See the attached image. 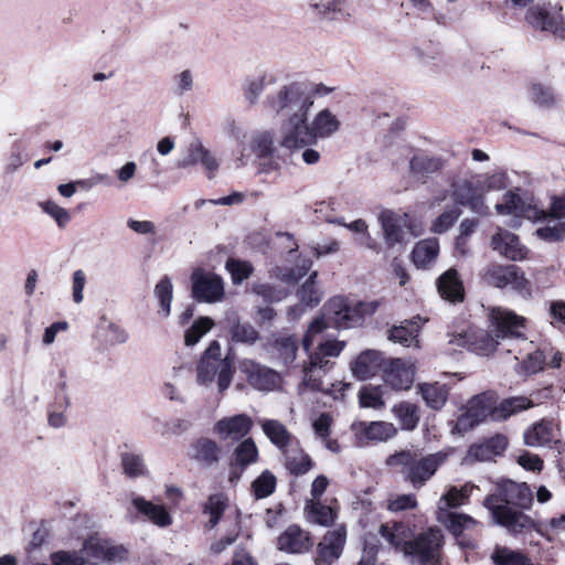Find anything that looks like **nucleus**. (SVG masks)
Here are the masks:
<instances>
[{
	"mask_svg": "<svg viewBox=\"0 0 565 565\" xmlns=\"http://www.w3.org/2000/svg\"><path fill=\"white\" fill-rule=\"evenodd\" d=\"M310 92L306 82H292L280 86L275 94L267 97L268 109L284 118L279 138L281 148L288 141L289 136H292L303 124L306 116H309L312 108Z\"/></svg>",
	"mask_w": 565,
	"mask_h": 565,
	"instance_id": "1",
	"label": "nucleus"
},
{
	"mask_svg": "<svg viewBox=\"0 0 565 565\" xmlns=\"http://www.w3.org/2000/svg\"><path fill=\"white\" fill-rule=\"evenodd\" d=\"M379 307L377 301H359L350 303L347 298L333 297L323 306V313L308 327L302 339V347L309 352L318 341V337L332 323L335 328L347 329L359 326L365 316L373 315Z\"/></svg>",
	"mask_w": 565,
	"mask_h": 565,
	"instance_id": "2",
	"label": "nucleus"
},
{
	"mask_svg": "<svg viewBox=\"0 0 565 565\" xmlns=\"http://www.w3.org/2000/svg\"><path fill=\"white\" fill-rule=\"evenodd\" d=\"M448 458L445 451L424 455L420 449H403L388 456L386 466L397 469L414 489L423 488Z\"/></svg>",
	"mask_w": 565,
	"mask_h": 565,
	"instance_id": "3",
	"label": "nucleus"
},
{
	"mask_svg": "<svg viewBox=\"0 0 565 565\" xmlns=\"http://www.w3.org/2000/svg\"><path fill=\"white\" fill-rule=\"evenodd\" d=\"M494 335L486 330H472L471 351L479 355L492 354L500 339H525L526 319L507 308H492L489 315Z\"/></svg>",
	"mask_w": 565,
	"mask_h": 565,
	"instance_id": "4",
	"label": "nucleus"
},
{
	"mask_svg": "<svg viewBox=\"0 0 565 565\" xmlns=\"http://www.w3.org/2000/svg\"><path fill=\"white\" fill-rule=\"evenodd\" d=\"M505 188V173L495 171L492 173L478 174L454 183L452 198L459 205L468 207L472 213L487 216L490 210L484 201L486 193L504 190Z\"/></svg>",
	"mask_w": 565,
	"mask_h": 565,
	"instance_id": "5",
	"label": "nucleus"
},
{
	"mask_svg": "<svg viewBox=\"0 0 565 565\" xmlns=\"http://www.w3.org/2000/svg\"><path fill=\"white\" fill-rule=\"evenodd\" d=\"M340 128L338 117L330 109L320 110L311 120L306 116L303 124L289 136L282 147L290 152L303 149L316 143L319 139H327L333 136Z\"/></svg>",
	"mask_w": 565,
	"mask_h": 565,
	"instance_id": "6",
	"label": "nucleus"
},
{
	"mask_svg": "<svg viewBox=\"0 0 565 565\" xmlns=\"http://www.w3.org/2000/svg\"><path fill=\"white\" fill-rule=\"evenodd\" d=\"M483 505L490 511L494 524L505 527L510 533L519 534L535 530L541 535L547 537L548 541H552V535L547 530L543 531L537 527L532 518L515 509L499 495H488L484 499Z\"/></svg>",
	"mask_w": 565,
	"mask_h": 565,
	"instance_id": "7",
	"label": "nucleus"
},
{
	"mask_svg": "<svg viewBox=\"0 0 565 565\" xmlns=\"http://www.w3.org/2000/svg\"><path fill=\"white\" fill-rule=\"evenodd\" d=\"M495 212L499 215L510 216L509 225L518 227L521 225V220L539 221L546 217V212L540 210L534 202V199L520 189L508 191L503 195V202L494 205Z\"/></svg>",
	"mask_w": 565,
	"mask_h": 565,
	"instance_id": "8",
	"label": "nucleus"
},
{
	"mask_svg": "<svg viewBox=\"0 0 565 565\" xmlns=\"http://www.w3.org/2000/svg\"><path fill=\"white\" fill-rule=\"evenodd\" d=\"M443 534L438 529L428 531L412 537L409 551L405 556L411 557L413 563L419 565H440V548Z\"/></svg>",
	"mask_w": 565,
	"mask_h": 565,
	"instance_id": "9",
	"label": "nucleus"
},
{
	"mask_svg": "<svg viewBox=\"0 0 565 565\" xmlns=\"http://www.w3.org/2000/svg\"><path fill=\"white\" fill-rule=\"evenodd\" d=\"M526 22L534 29L565 38L563 8L557 4L535 6L527 10Z\"/></svg>",
	"mask_w": 565,
	"mask_h": 565,
	"instance_id": "10",
	"label": "nucleus"
},
{
	"mask_svg": "<svg viewBox=\"0 0 565 565\" xmlns=\"http://www.w3.org/2000/svg\"><path fill=\"white\" fill-rule=\"evenodd\" d=\"M438 521L445 525L456 537L457 544L462 550H475L478 543L475 539L467 536V531L475 530L480 523L472 516L465 513L444 511L438 513Z\"/></svg>",
	"mask_w": 565,
	"mask_h": 565,
	"instance_id": "11",
	"label": "nucleus"
},
{
	"mask_svg": "<svg viewBox=\"0 0 565 565\" xmlns=\"http://www.w3.org/2000/svg\"><path fill=\"white\" fill-rule=\"evenodd\" d=\"M191 282L192 296L200 302H220L225 296L223 279L213 273L195 269Z\"/></svg>",
	"mask_w": 565,
	"mask_h": 565,
	"instance_id": "12",
	"label": "nucleus"
},
{
	"mask_svg": "<svg viewBox=\"0 0 565 565\" xmlns=\"http://www.w3.org/2000/svg\"><path fill=\"white\" fill-rule=\"evenodd\" d=\"M482 277L488 285L495 288L511 287L520 292L527 288L524 273L515 265L491 264L486 267Z\"/></svg>",
	"mask_w": 565,
	"mask_h": 565,
	"instance_id": "13",
	"label": "nucleus"
},
{
	"mask_svg": "<svg viewBox=\"0 0 565 565\" xmlns=\"http://www.w3.org/2000/svg\"><path fill=\"white\" fill-rule=\"evenodd\" d=\"M233 367L231 362H213L200 360L196 364V383L210 387L215 377L220 393L226 391L233 380Z\"/></svg>",
	"mask_w": 565,
	"mask_h": 565,
	"instance_id": "14",
	"label": "nucleus"
},
{
	"mask_svg": "<svg viewBox=\"0 0 565 565\" xmlns=\"http://www.w3.org/2000/svg\"><path fill=\"white\" fill-rule=\"evenodd\" d=\"M347 541V531L340 525L328 531L317 546L316 565H331L342 554Z\"/></svg>",
	"mask_w": 565,
	"mask_h": 565,
	"instance_id": "15",
	"label": "nucleus"
},
{
	"mask_svg": "<svg viewBox=\"0 0 565 565\" xmlns=\"http://www.w3.org/2000/svg\"><path fill=\"white\" fill-rule=\"evenodd\" d=\"M241 370L249 385L258 391L269 392L280 386L281 377L279 373L267 366L245 360L241 364Z\"/></svg>",
	"mask_w": 565,
	"mask_h": 565,
	"instance_id": "16",
	"label": "nucleus"
},
{
	"mask_svg": "<svg viewBox=\"0 0 565 565\" xmlns=\"http://www.w3.org/2000/svg\"><path fill=\"white\" fill-rule=\"evenodd\" d=\"M490 246L499 255L512 262L525 259L529 253L515 234L502 227H498L492 235Z\"/></svg>",
	"mask_w": 565,
	"mask_h": 565,
	"instance_id": "17",
	"label": "nucleus"
},
{
	"mask_svg": "<svg viewBox=\"0 0 565 565\" xmlns=\"http://www.w3.org/2000/svg\"><path fill=\"white\" fill-rule=\"evenodd\" d=\"M253 419L246 414L223 417L214 425V433L222 440H239L244 438L253 428Z\"/></svg>",
	"mask_w": 565,
	"mask_h": 565,
	"instance_id": "18",
	"label": "nucleus"
},
{
	"mask_svg": "<svg viewBox=\"0 0 565 565\" xmlns=\"http://www.w3.org/2000/svg\"><path fill=\"white\" fill-rule=\"evenodd\" d=\"M414 376V365L402 359L391 360L384 369V381L394 390H408Z\"/></svg>",
	"mask_w": 565,
	"mask_h": 565,
	"instance_id": "19",
	"label": "nucleus"
},
{
	"mask_svg": "<svg viewBox=\"0 0 565 565\" xmlns=\"http://www.w3.org/2000/svg\"><path fill=\"white\" fill-rule=\"evenodd\" d=\"M380 534L390 546L404 555L409 551V545L414 535L413 530L403 522L382 524L380 526Z\"/></svg>",
	"mask_w": 565,
	"mask_h": 565,
	"instance_id": "20",
	"label": "nucleus"
},
{
	"mask_svg": "<svg viewBox=\"0 0 565 565\" xmlns=\"http://www.w3.org/2000/svg\"><path fill=\"white\" fill-rule=\"evenodd\" d=\"M312 544L309 533L298 525H289L278 537V548L291 554L305 553Z\"/></svg>",
	"mask_w": 565,
	"mask_h": 565,
	"instance_id": "21",
	"label": "nucleus"
},
{
	"mask_svg": "<svg viewBox=\"0 0 565 565\" xmlns=\"http://www.w3.org/2000/svg\"><path fill=\"white\" fill-rule=\"evenodd\" d=\"M437 290L443 299L460 302L465 298V288L458 271L454 268L446 270L436 281Z\"/></svg>",
	"mask_w": 565,
	"mask_h": 565,
	"instance_id": "22",
	"label": "nucleus"
},
{
	"mask_svg": "<svg viewBox=\"0 0 565 565\" xmlns=\"http://www.w3.org/2000/svg\"><path fill=\"white\" fill-rule=\"evenodd\" d=\"M224 322L232 341L245 344H254L257 341V330L250 323L242 322L234 311L226 312Z\"/></svg>",
	"mask_w": 565,
	"mask_h": 565,
	"instance_id": "23",
	"label": "nucleus"
},
{
	"mask_svg": "<svg viewBox=\"0 0 565 565\" xmlns=\"http://www.w3.org/2000/svg\"><path fill=\"white\" fill-rule=\"evenodd\" d=\"M352 428L356 434L362 435L365 439L380 443L387 441L397 433L396 427L392 423L382 420L371 423L360 422L353 424Z\"/></svg>",
	"mask_w": 565,
	"mask_h": 565,
	"instance_id": "24",
	"label": "nucleus"
},
{
	"mask_svg": "<svg viewBox=\"0 0 565 565\" xmlns=\"http://www.w3.org/2000/svg\"><path fill=\"white\" fill-rule=\"evenodd\" d=\"M379 221L383 230L385 244L388 247L401 243L404 237L402 216L391 210H384L379 214Z\"/></svg>",
	"mask_w": 565,
	"mask_h": 565,
	"instance_id": "25",
	"label": "nucleus"
},
{
	"mask_svg": "<svg viewBox=\"0 0 565 565\" xmlns=\"http://www.w3.org/2000/svg\"><path fill=\"white\" fill-rule=\"evenodd\" d=\"M426 319L415 317L412 320H407L399 326H396L390 330L388 339L393 342L399 343L404 347H412L418 344V333L422 326L426 322Z\"/></svg>",
	"mask_w": 565,
	"mask_h": 565,
	"instance_id": "26",
	"label": "nucleus"
},
{
	"mask_svg": "<svg viewBox=\"0 0 565 565\" xmlns=\"http://www.w3.org/2000/svg\"><path fill=\"white\" fill-rule=\"evenodd\" d=\"M383 358L379 351L367 350L362 352L352 363L351 370L359 380L374 376L382 367Z\"/></svg>",
	"mask_w": 565,
	"mask_h": 565,
	"instance_id": "27",
	"label": "nucleus"
},
{
	"mask_svg": "<svg viewBox=\"0 0 565 565\" xmlns=\"http://www.w3.org/2000/svg\"><path fill=\"white\" fill-rule=\"evenodd\" d=\"M312 11L326 20H350L352 12L344 0L315 1L309 3Z\"/></svg>",
	"mask_w": 565,
	"mask_h": 565,
	"instance_id": "28",
	"label": "nucleus"
},
{
	"mask_svg": "<svg viewBox=\"0 0 565 565\" xmlns=\"http://www.w3.org/2000/svg\"><path fill=\"white\" fill-rule=\"evenodd\" d=\"M439 249L437 238L422 239L413 248L412 260L417 268L426 269L437 260Z\"/></svg>",
	"mask_w": 565,
	"mask_h": 565,
	"instance_id": "29",
	"label": "nucleus"
},
{
	"mask_svg": "<svg viewBox=\"0 0 565 565\" xmlns=\"http://www.w3.org/2000/svg\"><path fill=\"white\" fill-rule=\"evenodd\" d=\"M285 467L294 476H301L309 472L313 467L311 457L298 445L290 446L282 451Z\"/></svg>",
	"mask_w": 565,
	"mask_h": 565,
	"instance_id": "30",
	"label": "nucleus"
},
{
	"mask_svg": "<svg viewBox=\"0 0 565 565\" xmlns=\"http://www.w3.org/2000/svg\"><path fill=\"white\" fill-rule=\"evenodd\" d=\"M555 425L551 420L533 424L524 433V443L530 447L547 446L555 440Z\"/></svg>",
	"mask_w": 565,
	"mask_h": 565,
	"instance_id": "31",
	"label": "nucleus"
},
{
	"mask_svg": "<svg viewBox=\"0 0 565 565\" xmlns=\"http://www.w3.org/2000/svg\"><path fill=\"white\" fill-rule=\"evenodd\" d=\"M319 356H309V364L303 369V379L300 390L309 388L311 391H326L322 376L330 365V361L320 364Z\"/></svg>",
	"mask_w": 565,
	"mask_h": 565,
	"instance_id": "32",
	"label": "nucleus"
},
{
	"mask_svg": "<svg viewBox=\"0 0 565 565\" xmlns=\"http://www.w3.org/2000/svg\"><path fill=\"white\" fill-rule=\"evenodd\" d=\"M443 160L428 154H416L409 160L411 174L420 181H425L428 177L436 173L443 168Z\"/></svg>",
	"mask_w": 565,
	"mask_h": 565,
	"instance_id": "33",
	"label": "nucleus"
},
{
	"mask_svg": "<svg viewBox=\"0 0 565 565\" xmlns=\"http://www.w3.org/2000/svg\"><path fill=\"white\" fill-rule=\"evenodd\" d=\"M131 502L138 512L156 525L163 527L171 524V516L162 505L153 504L141 497H134Z\"/></svg>",
	"mask_w": 565,
	"mask_h": 565,
	"instance_id": "34",
	"label": "nucleus"
},
{
	"mask_svg": "<svg viewBox=\"0 0 565 565\" xmlns=\"http://www.w3.org/2000/svg\"><path fill=\"white\" fill-rule=\"evenodd\" d=\"M465 409H467L478 423L484 422L489 416L494 419L495 399L492 394H479L469 399Z\"/></svg>",
	"mask_w": 565,
	"mask_h": 565,
	"instance_id": "35",
	"label": "nucleus"
},
{
	"mask_svg": "<svg viewBox=\"0 0 565 565\" xmlns=\"http://www.w3.org/2000/svg\"><path fill=\"white\" fill-rule=\"evenodd\" d=\"M262 429L266 437L281 451L291 446L294 437L279 420L265 419L262 422Z\"/></svg>",
	"mask_w": 565,
	"mask_h": 565,
	"instance_id": "36",
	"label": "nucleus"
},
{
	"mask_svg": "<svg viewBox=\"0 0 565 565\" xmlns=\"http://www.w3.org/2000/svg\"><path fill=\"white\" fill-rule=\"evenodd\" d=\"M221 447L211 439H200L192 445L191 457L204 466H212L220 459Z\"/></svg>",
	"mask_w": 565,
	"mask_h": 565,
	"instance_id": "37",
	"label": "nucleus"
},
{
	"mask_svg": "<svg viewBox=\"0 0 565 565\" xmlns=\"http://www.w3.org/2000/svg\"><path fill=\"white\" fill-rule=\"evenodd\" d=\"M533 402L525 396H514L502 401L495 406L494 419L502 420L510 416L533 407Z\"/></svg>",
	"mask_w": 565,
	"mask_h": 565,
	"instance_id": "38",
	"label": "nucleus"
},
{
	"mask_svg": "<svg viewBox=\"0 0 565 565\" xmlns=\"http://www.w3.org/2000/svg\"><path fill=\"white\" fill-rule=\"evenodd\" d=\"M418 388L428 407L437 411L446 404L448 388L445 384H422Z\"/></svg>",
	"mask_w": 565,
	"mask_h": 565,
	"instance_id": "39",
	"label": "nucleus"
},
{
	"mask_svg": "<svg viewBox=\"0 0 565 565\" xmlns=\"http://www.w3.org/2000/svg\"><path fill=\"white\" fill-rule=\"evenodd\" d=\"M154 297L159 302L158 315L168 318L171 313V303L173 299V285L168 276L162 277L153 290Z\"/></svg>",
	"mask_w": 565,
	"mask_h": 565,
	"instance_id": "40",
	"label": "nucleus"
},
{
	"mask_svg": "<svg viewBox=\"0 0 565 565\" xmlns=\"http://www.w3.org/2000/svg\"><path fill=\"white\" fill-rule=\"evenodd\" d=\"M305 513L309 522L323 526L330 525L335 518V513L330 507L313 500L307 501Z\"/></svg>",
	"mask_w": 565,
	"mask_h": 565,
	"instance_id": "41",
	"label": "nucleus"
},
{
	"mask_svg": "<svg viewBox=\"0 0 565 565\" xmlns=\"http://www.w3.org/2000/svg\"><path fill=\"white\" fill-rule=\"evenodd\" d=\"M392 412L402 429L413 430L419 422L418 408L414 404L402 402L395 405Z\"/></svg>",
	"mask_w": 565,
	"mask_h": 565,
	"instance_id": "42",
	"label": "nucleus"
},
{
	"mask_svg": "<svg viewBox=\"0 0 565 565\" xmlns=\"http://www.w3.org/2000/svg\"><path fill=\"white\" fill-rule=\"evenodd\" d=\"M494 565H534L531 559L519 551L505 546H497L491 555Z\"/></svg>",
	"mask_w": 565,
	"mask_h": 565,
	"instance_id": "43",
	"label": "nucleus"
},
{
	"mask_svg": "<svg viewBox=\"0 0 565 565\" xmlns=\"http://www.w3.org/2000/svg\"><path fill=\"white\" fill-rule=\"evenodd\" d=\"M258 460V448L252 438L241 441L234 450V463L241 469Z\"/></svg>",
	"mask_w": 565,
	"mask_h": 565,
	"instance_id": "44",
	"label": "nucleus"
},
{
	"mask_svg": "<svg viewBox=\"0 0 565 565\" xmlns=\"http://www.w3.org/2000/svg\"><path fill=\"white\" fill-rule=\"evenodd\" d=\"M473 488L472 484H465L459 489L451 487L439 500V512H441V507L444 511H449L450 508H457L463 504Z\"/></svg>",
	"mask_w": 565,
	"mask_h": 565,
	"instance_id": "45",
	"label": "nucleus"
},
{
	"mask_svg": "<svg viewBox=\"0 0 565 565\" xmlns=\"http://www.w3.org/2000/svg\"><path fill=\"white\" fill-rule=\"evenodd\" d=\"M106 540L98 536H90L84 541L81 550L82 555L86 561L93 564L105 562Z\"/></svg>",
	"mask_w": 565,
	"mask_h": 565,
	"instance_id": "46",
	"label": "nucleus"
},
{
	"mask_svg": "<svg viewBox=\"0 0 565 565\" xmlns=\"http://www.w3.org/2000/svg\"><path fill=\"white\" fill-rule=\"evenodd\" d=\"M276 477L268 470H265L252 483V490L256 499L269 497L276 489Z\"/></svg>",
	"mask_w": 565,
	"mask_h": 565,
	"instance_id": "47",
	"label": "nucleus"
},
{
	"mask_svg": "<svg viewBox=\"0 0 565 565\" xmlns=\"http://www.w3.org/2000/svg\"><path fill=\"white\" fill-rule=\"evenodd\" d=\"M252 150L259 158L273 156L275 151L274 134L271 131H259L252 137Z\"/></svg>",
	"mask_w": 565,
	"mask_h": 565,
	"instance_id": "48",
	"label": "nucleus"
},
{
	"mask_svg": "<svg viewBox=\"0 0 565 565\" xmlns=\"http://www.w3.org/2000/svg\"><path fill=\"white\" fill-rule=\"evenodd\" d=\"M214 326V321L209 317H200L195 322L185 331L184 342L185 345L192 347L196 344L203 335H205Z\"/></svg>",
	"mask_w": 565,
	"mask_h": 565,
	"instance_id": "49",
	"label": "nucleus"
},
{
	"mask_svg": "<svg viewBox=\"0 0 565 565\" xmlns=\"http://www.w3.org/2000/svg\"><path fill=\"white\" fill-rule=\"evenodd\" d=\"M227 505L223 494L211 495L205 504L204 512L210 516L207 525L213 529L218 523Z\"/></svg>",
	"mask_w": 565,
	"mask_h": 565,
	"instance_id": "50",
	"label": "nucleus"
},
{
	"mask_svg": "<svg viewBox=\"0 0 565 565\" xmlns=\"http://www.w3.org/2000/svg\"><path fill=\"white\" fill-rule=\"evenodd\" d=\"M361 407L382 408L384 406L383 392L380 386H363L359 392Z\"/></svg>",
	"mask_w": 565,
	"mask_h": 565,
	"instance_id": "51",
	"label": "nucleus"
},
{
	"mask_svg": "<svg viewBox=\"0 0 565 565\" xmlns=\"http://www.w3.org/2000/svg\"><path fill=\"white\" fill-rule=\"evenodd\" d=\"M344 348V342L337 340L318 341L317 351L309 354V356H319L320 364L329 361L328 358H335L340 355Z\"/></svg>",
	"mask_w": 565,
	"mask_h": 565,
	"instance_id": "52",
	"label": "nucleus"
},
{
	"mask_svg": "<svg viewBox=\"0 0 565 565\" xmlns=\"http://www.w3.org/2000/svg\"><path fill=\"white\" fill-rule=\"evenodd\" d=\"M460 216V210L456 206L446 209L431 224L430 230L436 234L447 232Z\"/></svg>",
	"mask_w": 565,
	"mask_h": 565,
	"instance_id": "53",
	"label": "nucleus"
},
{
	"mask_svg": "<svg viewBox=\"0 0 565 565\" xmlns=\"http://www.w3.org/2000/svg\"><path fill=\"white\" fill-rule=\"evenodd\" d=\"M235 285L247 279L253 273V266L245 260L230 258L225 265Z\"/></svg>",
	"mask_w": 565,
	"mask_h": 565,
	"instance_id": "54",
	"label": "nucleus"
},
{
	"mask_svg": "<svg viewBox=\"0 0 565 565\" xmlns=\"http://www.w3.org/2000/svg\"><path fill=\"white\" fill-rule=\"evenodd\" d=\"M276 349L282 362L285 364H290L296 359L298 340L292 335L281 337L276 341Z\"/></svg>",
	"mask_w": 565,
	"mask_h": 565,
	"instance_id": "55",
	"label": "nucleus"
},
{
	"mask_svg": "<svg viewBox=\"0 0 565 565\" xmlns=\"http://www.w3.org/2000/svg\"><path fill=\"white\" fill-rule=\"evenodd\" d=\"M545 356L542 351L536 350L532 353H529L526 359L520 364L516 370L521 375H531L535 374L543 370L545 364Z\"/></svg>",
	"mask_w": 565,
	"mask_h": 565,
	"instance_id": "56",
	"label": "nucleus"
},
{
	"mask_svg": "<svg viewBox=\"0 0 565 565\" xmlns=\"http://www.w3.org/2000/svg\"><path fill=\"white\" fill-rule=\"evenodd\" d=\"M417 507L416 495L413 493H404L391 495L386 501V508L391 512H403L413 510Z\"/></svg>",
	"mask_w": 565,
	"mask_h": 565,
	"instance_id": "57",
	"label": "nucleus"
},
{
	"mask_svg": "<svg viewBox=\"0 0 565 565\" xmlns=\"http://www.w3.org/2000/svg\"><path fill=\"white\" fill-rule=\"evenodd\" d=\"M121 462L124 472L130 478L143 476L146 472L143 459L136 454H124L121 456Z\"/></svg>",
	"mask_w": 565,
	"mask_h": 565,
	"instance_id": "58",
	"label": "nucleus"
},
{
	"mask_svg": "<svg viewBox=\"0 0 565 565\" xmlns=\"http://www.w3.org/2000/svg\"><path fill=\"white\" fill-rule=\"evenodd\" d=\"M53 565H86L87 561L81 551H58L51 554L50 557Z\"/></svg>",
	"mask_w": 565,
	"mask_h": 565,
	"instance_id": "59",
	"label": "nucleus"
},
{
	"mask_svg": "<svg viewBox=\"0 0 565 565\" xmlns=\"http://www.w3.org/2000/svg\"><path fill=\"white\" fill-rule=\"evenodd\" d=\"M317 273L315 271L310 275L309 279L301 286L299 290V298L301 302H305L307 306H316L321 300V295L315 285V277Z\"/></svg>",
	"mask_w": 565,
	"mask_h": 565,
	"instance_id": "60",
	"label": "nucleus"
},
{
	"mask_svg": "<svg viewBox=\"0 0 565 565\" xmlns=\"http://www.w3.org/2000/svg\"><path fill=\"white\" fill-rule=\"evenodd\" d=\"M310 268H311V260L305 258V259L300 260V264L298 265L296 270H294V269L285 270L282 268H277L275 271V275H276V277L280 278L281 280H284L288 284H294L298 279L303 277L309 271Z\"/></svg>",
	"mask_w": 565,
	"mask_h": 565,
	"instance_id": "61",
	"label": "nucleus"
},
{
	"mask_svg": "<svg viewBox=\"0 0 565 565\" xmlns=\"http://www.w3.org/2000/svg\"><path fill=\"white\" fill-rule=\"evenodd\" d=\"M39 205L43 212L55 220L60 227H64L71 220L68 211L53 201L41 202Z\"/></svg>",
	"mask_w": 565,
	"mask_h": 565,
	"instance_id": "62",
	"label": "nucleus"
},
{
	"mask_svg": "<svg viewBox=\"0 0 565 565\" xmlns=\"http://www.w3.org/2000/svg\"><path fill=\"white\" fill-rule=\"evenodd\" d=\"M535 235L545 242H559L565 238V222H558L553 226L539 227Z\"/></svg>",
	"mask_w": 565,
	"mask_h": 565,
	"instance_id": "63",
	"label": "nucleus"
},
{
	"mask_svg": "<svg viewBox=\"0 0 565 565\" xmlns=\"http://www.w3.org/2000/svg\"><path fill=\"white\" fill-rule=\"evenodd\" d=\"M206 148L199 139L193 140L192 142L189 143L188 154L178 162V167L188 168L201 162V158Z\"/></svg>",
	"mask_w": 565,
	"mask_h": 565,
	"instance_id": "64",
	"label": "nucleus"
}]
</instances>
